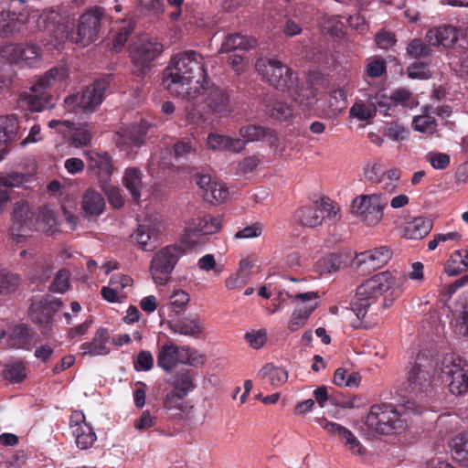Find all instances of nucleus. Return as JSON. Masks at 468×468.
<instances>
[{"label":"nucleus","mask_w":468,"mask_h":468,"mask_svg":"<svg viewBox=\"0 0 468 468\" xmlns=\"http://www.w3.org/2000/svg\"><path fill=\"white\" fill-rule=\"evenodd\" d=\"M162 85L174 96L194 104L206 103L209 112L220 117H226L233 111L225 90L208 87L204 57L194 50L175 55L164 70Z\"/></svg>","instance_id":"obj_1"},{"label":"nucleus","mask_w":468,"mask_h":468,"mask_svg":"<svg viewBox=\"0 0 468 468\" xmlns=\"http://www.w3.org/2000/svg\"><path fill=\"white\" fill-rule=\"evenodd\" d=\"M103 10L101 7H92L80 16L77 30L72 29V19L69 13L60 7H52L44 10L41 14L33 12L30 19L39 16L42 20L37 22L32 29L52 30L54 37L53 46L57 47L66 40L87 46L95 40L101 27Z\"/></svg>","instance_id":"obj_2"},{"label":"nucleus","mask_w":468,"mask_h":468,"mask_svg":"<svg viewBox=\"0 0 468 468\" xmlns=\"http://www.w3.org/2000/svg\"><path fill=\"white\" fill-rule=\"evenodd\" d=\"M255 69L264 81L286 94L301 108L310 109L317 102L316 90L309 84L300 85L297 74L277 58H259Z\"/></svg>","instance_id":"obj_3"},{"label":"nucleus","mask_w":468,"mask_h":468,"mask_svg":"<svg viewBox=\"0 0 468 468\" xmlns=\"http://www.w3.org/2000/svg\"><path fill=\"white\" fill-rule=\"evenodd\" d=\"M406 282L404 274L382 271L359 285L351 302V310L361 322L359 326L367 327L374 320L373 317L378 315L376 305L381 296L386 293L398 296Z\"/></svg>","instance_id":"obj_4"},{"label":"nucleus","mask_w":468,"mask_h":468,"mask_svg":"<svg viewBox=\"0 0 468 468\" xmlns=\"http://www.w3.org/2000/svg\"><path fill=\"white\" fill-rule=\"evenodd\" d=\"M424 410V407L410 400L403 404L399 410L390 403L375 404L370 407L365 423L378 434L389 435L406 429L408 413L418 414Z\"/></svg>","instance_id":"obj_5"},{"label":"nucleus","mask_w":468,"mask_h":468,"mask_svg":"<svg viewBox=\"0 0 468 468\" xmlns=\"http://www.w3.org/2000/svg\"><path fill=\"white\" fill-rule=\"evenodd\" d=\"M106 88L105 80H96L81 92L67 96L63 103L64 109L68 112H93L101 104Z\"/></svg>","instance_id":"obj_6"},{"label":"nucleus","mask_w":468,"mask_h":468,"mask_svg":"<svg viewBox=\"0 0 468 468\" xmlns=\"http://www.w3.org/2000/svg\"><path fill=\"white\" fill-rule=\"evenodd\" d=\"M183 254L181 246L168 245L154 255L149 271L155 285L165 286L169 283L171 274Z\"/></svg>","instance_id":"obj_7"},{"label":"nucleus","mask_w":468,"mask_h":468,"mask_svg":"<svg viewBox=\"0 0 468 468\" xmlns=\"http://www.w3.org/2000/svg\"><path fill=\"white\" fill-rule=\"evenodd\" d=\"M221 219L218 217L207 215L190 219L186 223L181 242L187 249H195L207 243L209 235L218 232Z\"/></svg>","instance_id":"obj_8"},{"label":"nucleus","mask_w":468,"mask_h":468,"mask_svg":"<svg viewBox=\"0 0 468 468\" xmlns=\"http://www.w3.org/2000/svg\"><path fill=\"white\" fill-rule=\"evenodd\" d=\"M387 205L380 195H360L353 199L350 211L363 224L375 227L381 222Z\"/></svg>","instance_id":"obj_9"},{"label":"nucleus","mask_w":468,"mask_h":468,"mask_svg":"<svg viewBox=\"0 0 468 468\" xmlns=\"http://www.w3.org/2000/svg\"><path fill=\"white\" fill-rule=\"evenodd\" d=\"M163 50V44L154 38L145 36L137 38L129 48L134 71L140 75L145 74Z\"/></svg>","instance_id":"obj_10"},{"label":"nucleus","mask_w":468,"mask_h":468,"mask_svg":"<svg viewBox=\"0 0 468 468\" xmlns=\"http://www.w3.org/2000/svg\"><path fill=\"white\" fill-rule=\"evenodd\" d=\"M0 58L9 64L32 68L40 62L42 49L33 42L6 43L0 48Z\"/></svg>","instance_id":"obj_11"},{"label":"nucleus","mask_w":468,"mask_h":468,"mask_svg":"<svg viewBox=\"0 0 468 468\" xmlns=\"http://www.w3.org/2000/svg\"><path fill=\"white\" fill-rule=\"evenodd\" d=\"M441 374L447 378L449 389L454 395H462L468 391V363L449 354L443 356Z\"/></svg>","instance_id":"obj_12"},{"label":"nucleus","mask_w":468,"mask_h":468,"mask_svg":"<svg viewBox=\"0 0 468 468\" xmlns=\"http://www.w3.org/2000/svg\"><path fill=\"white\" fill-rule=\"evenodd\" d=\"M369 101L375 112H378L384 116H392L398 106L412 108L416 105L412 93L404 88L396 90L390 95L384 91L377 92L374 96L369 97Z\"/></svg>","instance_id":"obj_13"},{"label":"nucleus","mask_w":468,"mask_h":468,"mask_svg":"<svg viewBox=\"0 0 468 468\" xmlns=\"http://www.w3.org/2000/svg\"><path fill=\"white\" fill-rule=\"evenodd\" d=\"M37 224V212L27 200H19L14 203L11 213V235L19 241V239L27 236L34 230Z\"/></svg>","instance_id":"obj_14"},{"label":"nucleus","mask_w":468,"mask_h":468,"mask_svg":"<svg viewBox=\"0 0 468 468\" xmlns=\"http://www.w3.org/2000/svg\"><path fill=\"white\" fill-rule=\"evenodd\" d=\"M33 12L40 14L38 10H31L27 15L22 12L17 14L5 9L0 10V37H8L19 34L26 25L31 32L40 31L41 29H32L37 21L42 22L39 16L30 19Z\"/></svg>","instance_id":"obj_15"},{"label":"nucleus","mask_w":468,"mask_h":468,"mask_svg":"<svg viewBox=\"0 0 468 468\" xmlns=\"http://www.w3.org/2000/svg\"><path fill=\"white\" fill-rule=\"evenodd\" d=\"M88 172L97 178L100 184H105L113 171L112 160L104 151L98 149L87 150L83 153Z\"/></svg>","instance_id":"obj_16"},{"label":"nucleus","mask_w":468,"mask_h":468,"mask_svg":"<svg viewBox=\"0 0 468 468\" xmlns=\"http://www.w3.org/2000/svg\"><path fill=\"white\" fill-rule=\"evenodd\" d=\"M286 294L293 301H300L303 303L302 307H299L293 312L288 323L289 330L293 332L304 325L310 314L316 308L317 293L308 292L296 294L287 292Z\"/></svg>","instance_id":"obj_17"},{"label":"nucleus","mask_w":468,"mask_h":468,"mask_svg":"<svg viewBox=\"0 0 468 468\" xmlns=\"http://www.w3.org/2000/svg\"><path fill=\"white\" fill-rule=\"evenodd\" d=\"M148 123L142 121L138 124L122 127L115 136L116 144L121 150L129 153L133 147H140L144 143Z\"/></svg>","instance_id":"obj_18"},{"label":"nucleus","mask_w":468,"mask_h":468,"mask_svg":"<svg viewBox=\"0 0 468 468\" xmlns=\"http://www.w3.org/2000/svg\"><path fill=\"white\" fill-rule=\"evenodd\" d=\"M430 368L431 360L424 354H419L408 377L409 385L413 391H420L430 387L432 378Z\"/></svg>","instance_id":"obj_19"},{"label":"nucleus","mask_w":468,"mask_h":468,"mask_svg":"<svg viewBox=\"0 0 468 468\" xmlns=\"http://www.w3.org/2000/svg\"><path fill=\"white\" fill-rule=\"evenodd\" d=\"M317 423L328 433L337 436L345 446L354 454H363V446L356 436L346 427L324 418L316 420Z\"/></svg>","instance_id":"obj_20"},{"label":"nucleus","mask_w":468,"mask_h":468,"mask_svg":"<svg viewBox=\"0 0 468 468\" xmlns=\"http://www.w3.org/2000/svg\"><path fill=\"white\" fill-rule=\"evenodd\" d=\"M390 258V250L382 246L357 254L355 261L364 271H371L383 267Z\"/></svg>","instance_id":"obj_21"},{"label":"nucleus","mask_w":468,"mask_h":468,"mask_svg":"<svg viewBox=\"0 0 468 468\" xmlns=\"http://www.w3.org/2000/svg\"><path fill=\"white\" fill-rule=\"evenodd\" d=\"M19 121L14 114L0 116V161L8 154V146L19 136Z\"/></svg>","instance_id":"obj_22"},{"label":"nucleus","mask_w":468,"mask_h":468,"mask_svg":"<svg viewBox=\"0 0 468 468\" xmlns=\"http://www.w3.org/2000/svg\"><path fill=\"white\" fill-rule=\"evenodd\" d=\"M37 342V335L27 324H18L9 333L6 346L9 348L30 350Z\"/></svg>","instance_id":"obj_23"},{"label":"nucleus","mask_w":468,"mask_h":468,"mask_svg":"<svg viewBox=\"0 0 468 468\" xmlns=\"http://www.w3.org/2000/svg\"><path fill=\"white\" fill-rule=\"evenodd\" d=\"M69 78L68 69L65 67H54L44 74L38 76L30 87L33 93L45 94V92Z\"/></svg>","instance_id":"obj_24"},{"label":"nucleus","mask_w":468,"mask_h":468,"mask_svg":"<svg viewBox=\"0 0 468 468\" xmlns=\"http://www.w3.org/2000/svg\"><path fill=\"white\" fill-rule=\"evenodd\" d=\"M239 135L244 145L256 141L266 142L271 147L278 144V135L275 131L261 125L243 126L239 129Z\"/></svg>","instance_id":"obj_25"},{"label":"nucleus","mask_w":468,"mask_h":468,"mask_svg":"<svg viewBox=\"0 0 468 468\" xmlns=\"http://www.w3.org/2000/svg\"><path fill=\"white\" fill-rule=\"evenodd\" d=\"M182 346L178 347L173 342L167 341L156 354L157 366L166 372L174 370L181 364Z\"/></svg>","instance_id":"obj_26"},{"label":"nucleus","mask_w":468,"mask_h":468,"mask_svg":"<svg viewBox=\"0 0 468 468\" xmlns=\"http://www.w3.org/2000/svg\"><path fill=\"white\" fill-rule=\"evenodd\" d=\"M459 33L456 27L444 25L430 29L426 33V39L432 46L449 48L456 42Z\"/></svg>","instance_id":"obj_27"},{"label":"nucleus","mask_w":468,"mask_h":468,"mask_svg":"<svg viewBox=\"0 0 468 468\" xmlns=\"http://www.w3.org/2000/svg\"><path fill=\"white\" fill-rule=\"evenodd\" d=\"M158 233V224L146 220L138 225L135 239L143 250L150 251L156 246Z\"/></svg>","instance_id":"obj_28"},{"label":"nucleus","mask_w":468,"mask_h":468,"mask_svg":"<svg viewBox=\"0 0 468 468\" xmlns=\"http://www.w3.org/2000/svg\"><path fill=\"white\" fill-rule=\"evenodd\" d=\"M207 147L213 151H231L239 153L244 144L239 138H232L218 133H210L207 137Z\"/></svg>","instance_id":"obj_29"},{"label":"nucleus","mask_w":468,"mask_h":468,"mask_svg":"<svg viewBox=\"0 0 468 468\" xmlns=\"http://www.w3.org/2000/svg\"><path fill=\"white\" fill-rule=\"evenodd\" d=\"M172 386L174 390L166 394L165 399L166 407L174 406L177 400L186 397L194 388L192 378L187 373L176 375Z\"/></svg>","instance_id":"obj_30"},{"label":"nucleus","mask_w":468,"mask_h":468,"mask_svg":"<svg viewBox=\"0 0 468 468\" xmlns=\"http://www.w3.org/2000/svg\"><path fill=\"white\" fill-rule=\"evenodd\" d=\"M108 341L109 334L107 330L100 328L96 331L91 341L85 342L80 346L81 353L90 356H105L110 352L107 346Z\"/></svg>","instance_id":"obj_31"},{"label":"nucleus","mask_w":468,"mask_h":468,"mask_svg":"<svg viewBox=\"0 0 468 468\" xmlns=\"http://www.w3.org/2000/svg\"><path fill=\"white\" fill-rule=\"evenodd\" d=\"M431 229V220L424 217H417L406 222L403 228V236L409 239H420L428 235Z\"/></svg>","instance_id":"obj_32"},{"label":"nucleus","mask_w":468,"mask_h":468,"mask_svg":"<svg viewBox=\"0 0 468 468\" xmlns=\"http://www.w3.org/2000/svg\"><path fill=\"white\" fill-rule=\"evenodd\" d=\"M81 206L85 216H100L104 210L105 201L100 192L90 188L84 193Z\"/></svg>","instance_id":"obj_33"},{"label":"nucleus","mask_w":468,"mask_h":468,"mask_svg":"<svg viewBox=\"0 0 468 468\" xmlns=\"http://www.w3.org/2000/svg\"><path fill=\"white\" fill-rule=\"evenodd\" d=\"M122 183L130 192L133 200L138 202L141 198L142 189L144 187L143 173L135 167L126 168L122 177Z\"/></svg>","instance_id":"obj_34"},{"label":"nucleus","mask_w":468,"mask_h":468,"mask_svg":"<svg viewBox=\"0 0 468 468\" xmlns=\"http://www.w3.org/2000/svg\"><path fill=\"white\" fill-rule=\"evenodd\" d=\"M171 330L175 334L197 337L203 332V325L197 316L186 317L174 323Z\"/></svg>","instance_id":"obj_35"},{"label":"nucleus","mask_w":468,"mask_h":468,"mask_svg":"<svg viewBox=\"0 0 468 468\" xmlns=\"http://www.w3.org/2000/svg\"><path fill=\"white\" fill-rule=\"evenodd\" d=\"M295 220L308 228H315L322 224L324 215L320 207H303L295 213Z\"/></svg>","instance_id":"obj_36"},{"label":"nucleus","mask_w":468,"mask_h":468,"mask_svg":"<svg viewBox=\"0 0 468 468\" xmlns=\"http://www.w3.org/2000/svg\"><path fill=\"white\" fill-rule=\"evenodd\" d=\"M30 318L35 324L39 325L43 335H48L49 334L53 314H50L48 308H44L43 305L38 303L32 304L30 307Z\"/></svg>","instance_id":"obj_37"},{"label":"nucleus","mask_w":468,"mask_h":468,"mask_svg":"<svg viewBox=\"0 0 468 468\" xmlns=\"http://www.w3.org/2000/svg\"><path fill=\"white\" fill-rule=\"evenodd\" d=\"M444 270L451 276L466 271L468 270V250H455L446 262Z\"/></svg>","instance_id":"obj_38"},{"label":"nucleus","mask_w":468,"mask_h":468,"mask_svg":"<svg viewBox=\"0 0 468 468\" xmlns=\"http://www.w3.org/2000/svg\"><path fill=\"white\" fill-rule=\"evenodd\" d=\"M258 378L265 379L269 378L270 383L279 388L288 380V372L279 367H275L272 364L264 365L257 373Z\"/></svg>","instance_id":"obj_39"},{"label":"nucleus","mask_w":468,"mask_h":468,"mask_svg":"<svg viewBox=\"0 0 468 468\" xmlns=\"http://www.w3.org/2000/svg\"><path fill=\"white\" fill-rule=\"evenodd\" d=\"M450 445L453 458L468 466V432H461L454 436Z\"/></svg>","instance_id":"obj_40"},{"label":"nucleus","mask_w":468,"mask_h":468,"mask_svg":"<svg viewBox=\"0 0 468 468\" xmlns=\"http://www.w3.org/2000/svg\"><path fill=\"white\" fill-rule=\"evenodd\" d=\"M253 38L247 37L239 34H230L223 41L219 52L227 53L236 49L246 50L255 45Z\"/></svg>","instance_id":"obj_41"},{"label":"nucleus","mask_w":468,"mask_h":468,"mask_svg":"<svg viewBox=\"0 0 468 468\" xmlns=\"http://www.w3.org/2000/svg\"><path fill=\"white\" fill-rule=\"evenodd\" d=\"M72 434L75 437L77 447L80 450L90 449L97 440L96 433L90 424L75 428Z\"/></svg>","instance_id":"obj_42"},{"label":"nucleus","mask_w":468,"mask_h":468,"mask_svg":"<svg viewBox=\"0 0 468 468\" xmlns=\"http://www.w3.org/2000/svg\"><path fill=\"white\" fill-rule=\"evenodd\" d=\"M49 97L44 94L25 92L20 95V106L32 112H42L48 104Z\"/></svg>","instance_id":"obj_43"},{"label":"nucleus","mask_w":468,"mask_h":468,"mask_svg":"<svg viewBox=\"0 0 468 468\" xmlns=\"http://www.w3.org/2000/svg\"><path fill=\"white\" fill-rule=\"evenodd\" d=\"M431 110L432 107L427 106L422 114L414 117L412 124L416 131L430 134L435 132L437 124L435 118L431 115Z\"/></svg>","instance_id":"obj_44"},{"label":"nucleus","mask_w":468,"mask_h":468,"mask_svg":"<svg viewBox=\"0 0 468 468\" xmlns=\"http://www.w3.org/2000/svg\"><path fill=\"white\" fill-rule=\"evenodd\" d=\"M57 226V220L52 210L40 207L37 212V224L34 230L52 232Z\"/></svg>","instance_id":"obj_45"},{"label":"nucleus","mask_w":468,"mask_h":468,"mask_svg":"<svg viewBox=\"0 0 468 468\" xmlns=\"http://www.w3.org/2000/svg\"><path fill=\"white\" fill-rule=\"evenodd\" d=\"M190 301V295L182 289H175L169 295L167 305L169 309L179 314L185 312Z\"/></svg>","instance_id":"obj_46"},{"label":"nucleus","mask_w":468,"mask_h":468,"mask_svg":"<svg viewBox=\"0 0 468 468\" xmlns=\"http://www.w3.org/2000/svg\"><path fill=\"white\" fill-rule=\"evenodd\" d=\"M4 378L11 383H20L27 378V367L24 362L16 361L5 366Z\"/></svg>","instance_id":"obj_47"},{"label":"nucleus","mask_w":468,"mask_h":468,"mask_svg":"<svg viewBox=\"0 0 468 468\" xmlns=\"http://www.w3.org/2000/svg\"><path fill=\"white\" fill-rule=\"evenodd\" d=\"M361 377L358 373L347 371L342 367L337 368L334 375V383L339 387L356 388L359 386Z\"/></svg>","instance_id":"obj_48"},{"label":"nucleus","mask_w":468,"mask_h":468,"mask_svg":"<svg viewBox=\"0 0 468 468\" xmlns=\"http://www.w3.org/2000/svg\"><path fill=\"white\" fill-rule=\"evenodd\" d=\"M91 138L90 130L86 124H79L70 131L71 144L75 147H83L90 144Z\"/></svg>","instance_id":"obj_49"},{"label":"nucleus","mask_w":468,"mask_h":468,"mask_svg":"<svg viewBox=\"0 0 468 468\" xmlns=\"http://www.w3.org/2000/svg\"><path fill=\"white\" fill-rule=\"evenodd\" d=\"M346 94L342 90L332 92L328 99V108L324 110L325 115L332 117L337 115L345 108Z\"/></svg>","instance_id":"obj_50"},{"label":"nucleus","mask_w":468,"mask_h":468,"mask_svg":"<svg viewBox=\"0 0 468 468\" xmlns=\"http://www.w3.org/2000/svg\"><path fill=\"white\" fill-rule=\"evenodd\" d=\"M229 195L228 187L223 183H219L216 187L210 186L207 188V191L203 193V197L209 203L220 204L228 199Z\"/></svg>","instance_id":"obj_51"},{"label":"nucleus","mask_w":468,"mask_h":468,"mask_svg":"<svg viewBox=\"0 0 468 468\" xmlns=\"http://www.w3.org/2000/svg\"><path fill=\"white\" fill-rule=\"evenodd\" d=\"M341 261L338 256L329 254L322 257L314 264L315 271L319 274L330 273L340 268Z\"/></svg>","instance_id":"obj_52"},{"label":"nucleus","mask_w":468,"mask_h":468,"mask_svg":"<svg viewBox=\"0 0 468 468\" xmlns=\"http://www.w3.org/2000/svg\"><path fill=\"white\" fill-rule=\"evenodd\" d=\"M350 115L359 121H369L375 117L376 112L368 100L367 102H356L350 109Z\"/></svg>","instance_id":"obj_53"},{"label":"nucleus","mask_w":468,"mask_h":468,"mask_svg":"<svg viewBox=\"0 0 468 468\" xmlns=\"http://www.w3.org/2000/svg\"><path fill=\"white\" fill-rule=\"evenodd\" d=\"M181 353L182 365L199 367L202 366L206 361V356L204 354L189 347L188 346H183Z\"/></svg>","instance_id":"obj_54"},{"label":"nucleus","mask_w":468,"mask_h":468,"mask_svg":"<svg viewBox=\"0 0 468 468\" xmlns=\"http://www.w3.org/2000/svg\"><path fill=\"white\" fill-rule=\"evenodd\" d=\"M20 282L16 274L9 272L5 269H0V294L14 292Z\"/></svg>","instance_id":"obj_55"},{"label":"nucleus","mask_w":468,"mask_h":468,"mask_svg":"<svg viewBox=\"0 0 468 468\" xmlns=\"http://www.w3.org/2000/svg\"><path fill=\"white\" fill-rule=\"evenodd\" d=\"M133 29V24L132 21H123L122 26L119 27L118 33L115 35L112 50L113 52H119L124 44L126 43L128 37L131 35Z\"/></svg>","instance_id":"obj_56"},{"label":"nucleus","mask_w":468,"mask_h":468,"mask_svg":"<svg viewBox=\"0 0 468 468\" xmlns=\"http://www.w3.org/2000/svg\"><path fill=\"white\" fill-rule=\"evenodd\" d=\"M69 277L70 272L68 270H59L50 285V291L58 293H64L67 292L70 286Z\"/></svg>","instance_id":"obj_57"},{"label":"nucleus","mask_w":468,"mask_h":468,"mask_svg":"<svg viewBox=\"0 0 468 468\" xmlns=\"http://www.w3.org/2000/svg\"><path fill=\"white\" fill-rule=\"evenodd\" d=\"M268 112L272 118L278 121H287L293 115L292 106L283 101H276Z\"/></svg>","instance_id":"obj_58"},{"label":"nucleus","mask_w":468,"mask_h":468,"mask_svg":"<svg viewBox=\"0 0 468 468\" xmlns=\"http://www.w3.org/2000/svg\"><path fill=\"white\" fill-rule=\"evenodd\" d=\"M452 324L457 335L468 337V303L455 315Z\"/></svg>","instance_id":"obj_59"},{"label":"nucleus","mask_w":468,"mask_h":468,"mask_svg":"<svg viewBox=\"0 0 468 468\" xmlns=\"http://www.w3.org/2000/svg\"><path fill=\"white\" fill-rule=\"evenodd\" d=\"M247 267L246 261L240 262V268L238 272L231 274L226 281L225 285L228 290H235L242 287L248 282V276L244 273Z\"/></svg>","instance_id":"obj_60"},{"label":"nucleus","mask_w":468,"mask_h":468,"mask_svg":"<svg viewBox=\"0 0 468 468\" xmlns=\"http://www.w3.org/2000/svg\"><path fill=\"white\" fill-rule=\"evenodd\" d=\"M425 159L432 168L437 170H443L448 167L451 160L449 154L435 151L428 152Z\"/></svg>","instance_id":"obj_61"},{"label":"nucleus","mask_w":468,"mask_h":468,"mask_svg":"<svg viewBox=\"0 0 468 468\" xmlns=\"http://www.w3.org/2000/svg\"><path fill=\"white\" fill-rule=\"evenodd\" d=\"M451 64L456 70L468 76V49L454 50L451 57Z\"/></svg>","instance_id":"obj_62"},{"label":"nucleus","mask_w":468,"mask_h":468,"mask_svg":"<svg viewBox=\"0 0 468 468\" xmlns=\"http://www.w3.org/2000/svg\"><path fill=\"white\" fill-rule=\"evenodd\" d=\"M407 74L409 78L417 80H427L431 77L429 65L421 61L410 64L407 69Z\"/></svg>","instance_id":"obj_63"},{"label":"nucleus","mask_w":468,"mask_h":468,"mask_svg":"<svg viewBox=\"0 0 468 468\" xmlns=\"http://www.w3.org/2000/svg\"><path fill=\"white\" fill-rule=\"evenodd\" d=\"M364 175L367 180L371 182H385V172L378 163L367 164L364 167Z\"/></svg>","instance_id":"obj_64"}]
</instances>
